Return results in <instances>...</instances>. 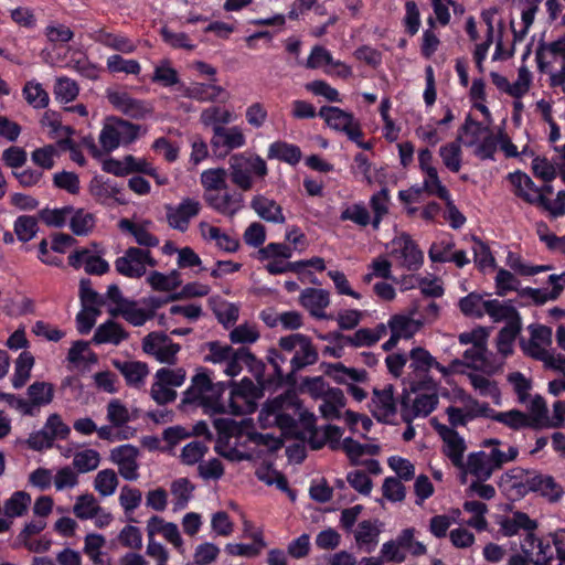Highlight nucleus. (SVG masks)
<instances>
[{
    "instance_id": "obj_1",
    "label": "nucleus",
    "mask_w": 565,
    "mask_h": 565,
    "mask_svg": "<svg viewBox=\"0 0 565 565\" xmlns=\"http://www.w3.org/2000/svg\"><path fill=\"white\" fill-rule=\"evenodd\" d=\"M228 166L231 182L243 192L253 189V177L263 180L268 174L266 161L256 153H235L230 158Z\"/></svg>"
},
{
    "instance_id": "obj_2",
    "label": "nucleus",
    "mask_w": 565,
    "mask_h": 565,
    "mask_svg": "<svg viewBox=\"0 0 565 565\" xmlns=\"http://www.w3.org/2000/svg\"><path fill=\"white\" fill-rule=\"evenodd\" d=\"M416 529H403L396 539L385 542L380 551L382 562L402 564L406 561L407 551L413 557H419L427 553V546L415 540Z\"/></svg>"
},
{
    "instance_id": "obj_3",
    "label": "nucleus",
    "mask_w": 565,
    "mask_h": 565,
    "mask_svg": "<svg viewBox=\"0 0 565 565\" xmlns=\"http://www.w3.org/2000/svg\"><path fill=\"white\" fill-rule=\"evenodd\" d=\"M318 116L326 121L328 127L345 134L350 140H356L364 135L354 115L339 107L322 106L318 111Z\"/></svg>"
},
{
    "instance_id": "obj_4",
    "label": "nucleus",
    "mask_w": 565,
    "mask_h": 565,
    "mask_svg": "<svg viewBox=\"0 0 565 565\" xmlns=\"http://www.w3.org/2000/svg\"><path fill=\"white\" fill-rule=\"evenodd\" d=\"M245 143L246 137L238 126L213 127V135L210 140V145L215 158L224 159L231 151L242 148Z\"/></svg>"
},
{
    "instance_id": "obj_5",
    "label": "nucleus",
    "mask_w": 565,
    "mask_h": 565,
    "mask_svg": "<svg viewBox=\"0 0 565 565\" xmlns=\"http://www.w3.org/2000/svg\"><path fill=\"white\" fill-rule=\"evenodd\" d=\"M142 350L145 353L153 355L160 363L173 365L181 345L172 342L166 333L152 331L142 339Z\"/></svg>"
},
{
    "instance_id": "obj_6",
    "label": "nucleus",
    "mask_w": 565,
    "mask_h": 565,
    "mask_svg": "<svg viewBox=\"0 0 565 565\" xmlns=\"http://www.w3.org/2000/svg\"><path fill=\"white\" fill-rule=\"evenodd\" d=\"M26 394L28 399L18 401V411L25 416H35L42 406L53 402L55 387L50 382L35 381L28 387Z\"/></svg>"
},
{
    "instance_id": "obj_7",
    "label": "nucleus",
    "mask_w": 565,
    "mask_h": 565,
    "mask_svg": "<svg viewBox=\"0 0 565 565\" xmlns=\"http://www.w3.org/2000/svg\"><path fill=\"white\" fill-rule=\"evenodd\" d=\"M401 417L406 424H412L417 417H427L433 413L439 403L437 393L431 394H419L411 403V396L408 392H404L401 397Z\"/></svg>"
},
{
    "instance_id": "obj_8",
    "label": "nucleus",
    "mask_w": 565,
    "mask_h": 565,
    "mask_svg": "<svg viewBox=\"0 0 565 565\" xmlns=\"http://www.w3.org/2000/svg\"><path fill=\"white\" fill-rule=\"evenodd\" d=\"M519 498H524L530 492L539 493L551 502H556L563 495L562 487L552 476L532 471L525 480V486L520 484Z\"/></svg>"
},
{
    "instance_id": "obj_9",
    "label": "nucleus",
    "mask_w": 565,
    "mask_h": 565,
    "mask_svg": "<svg viewBox=\"0 0 565 565\" xmlns=\"http://www.w3.org/2000/svg\"><path fill=\"white\" fill-rule=\"evenodd\" d=\"M540 565H565V531L550 534L537 543L536 561Z\"/></svg>"
},
{
    "instance_id": "obj_10",
    "label": "nucleus",
    "mask_w": 565,
    "mask_h": 565,
    "mask_svg": "<svg viewBox=\"0 0 565 565\" xmlns=\"http://www.w3.org/2000/svg\"><path fill=\"white\" fill-rule=\"evenodd\" d=\"M391 255L401 259L403 266L411 271L418 270L424 263V254L409 234L403 233L391 242Z\"/></svg>"
},
{
    "instance_id": "obj_11",
    "label": "nucleus",
    "mask_w": 565,
    "mask_h": 565,
    "mask_svg": "<svg viewBox=\"0 0 565 565\" xmlns=\"http://www.w3.org/2000/svg\"><path fill=\"white\" fill-rule=\"evenodd\" d=\"M106 97L116 110L132 119H143L152 111L147 102L134 98L127 92L107 89Z\"/></svg>"
},
{
    "instance_id": "obj_12",
    "label": "nucleus",
    "mask_w": 565,
    "mask_h": 565,
    "mask_svg": "<svg viewBox=\"0 0 565 565\" xmlns=\"http://www.w3.org/2000/svg\"><path fill=\"white\" fill-rule=\"evenodd\" d=\"M178 89L181 96L200 103L225 102L228 97L224 87L213 83L193 82L189 86L182 83Z\"/></svg>"
},
{
    "instance_id": "obj_13",
    "label": "nucleus",
    "mask_w": 565,
    "mask_h": 565,
    "mask_svg": "<svg viewBox=\"0 0 565 565\" xmlns=\"http://www.w3.org/2000/svg\"><path fill=\"white\" fill-rule=\"evenodd\" d=\"M507 178L514 188L515 196L531 205L546 204L547 196L543 193L536 194L540 191V186L525 172L516 170L509 173Z\"/></svg>"
},
{
    "instance_id": "obj_14",
    "label": "nucleus",
    "mask_w": 565,
    "mask_h": 565,
    "mask_svg": "<svg viewBox=\"0 0 565 565\" xmlns=\"http://www.w3.org/2000/svg\"><path fill=\"white\" fill-rule=\"evenodd\" d=\"M166 209L169 225L180 232H185L190 220L200 213L201 204L196 200L186 198L177 207L167 205Z\"/></svg>"
},
{
    "instance_id": "obj_15",
    "label": "nucleus",
    "mask_w": 565,
    "mask_h": 565,
    "mask_svg": "<svg viewBox=\"0 0 565 565\" xmlns=\"http://www.w3.org/2000/svg\"><path fill=\"white\" fill-rule=\"evenodd\" d=\"M372 403L376 407L375 411H371L376 420L382 424H393L391 417L397 413L393 385L388 384L382 390L375 387L373 390Z\"/></svg>"
},
{
    "instance_id": "obj_16",
    "label": "nucleus",
    "mask_w": 565,
    "mask_h": 565,
    "mask_svg": "<svg viewBox=\"0 0 565 565\" xmlns=\"http://www.w3.org/2000/svg\"><path fill=\"white\" fill-rule=\"evenodd\" d=\"M138 449L132 445H121L114 448L110 458L119 467L120 476L129 481L137 480L138 475Z\"/></svg>"
},
{
    "instance_id": "obj_17",
    "label": "nucleus",
    "mask_w": 565,
    "mask_h": 565,
    "mask_svg": "<svg viewBox=\"0 0 565 565\" xmlns=\"http://www.w3.org/2000/svg\"><path fill=\"white\" fill-rule=\"evenodd\" d=\"M224 191L223 194L204 193V200L216 212L232 217L244 207V195L236 191Z\"/></svg>"
},
{
    "instance_id": "obj_18",
    "label": "nucleus",
    "mask_w": 565,
    "mask_h": 565,
    "mask_svg": "<svg viewBox=\"0 0 565 565\" xmlns=\"http://www.w3.org/2000/svg\"><path fill=\"white\" fill-rule=\"evenodd\" d=\"M89 193L98 202L105 203L108 199H114L119 204H126V199L121 198L124 188L117 182L104 175H94L88 186Z\"/></svg>"
},
{
    "instance_id": "obj_19",
    "label": "nucleus",
    "mask_w": 565,
    "mask_h": 565,
    "mask_svg": "<svg viewBox=\"0 0 565 565\" xmlns=\"http://www.w3.org/2000/svg\"><path fill=\"white\" fill-rule=\"evenodd\" d=\"M113 366L124 376L127 386L139 388L149 374V367L142 361L111 360Z\"/></svg>"
},
{
    "instance_id": "obj_20",
    "label": "nucleus",
    "mask_w": 565,
    "mask_h": 565,
    "mask_svg": "<svg viewBox=\"0 0 565 565\" xmlns=\"http://www.w3.org/2000/svg\"><path fill=\"white\" fill-rule=\"evenodd\" d=\"M233 385L231 391L230 408L233 415H243L245 411L243 407L235 403V398L239 397L246 402L249 399L258 398L262 395V391L258 384H255L249 377H243L238 383L231 382Z\"/></svg>"
},
{
    "instance_id": "obj_21",
    "label": "nucleus",
    "mask_w": 565,
    "mask_h": 565,
    "mask_svg": "<svg viewBox=\"0 0 565 565\" xmlns=\"http://www.w3.org/2000/svg\"><path fill=\"white\" fill-rule=\"evenodd\" d=\"M250 209L266 222L281 224L286 221L282 207L275 200L268 199L262 194H257L252 199Z\"/></svg>"
},
{
    "instance_id": "obj_22",
    "label": "nucleus",
    "mask_w": 565,
    "mask_h": 565,
    "mask_svg": "<svg viewBox=\"0 0 565 565\" xmlns=\"http://www.w3.org/2000/svg\"><path fill=\"white\" fill-rule=\"evenodd\" d=\"M128 338L129 332L126 331L120 323L109 319L97 327L92 342L94 344L110 343L114 345H119Z\"/></svg>"
},
{
    "instance_id": "obj_23",
    "label": "nucleus",
    "mask_w": 565,
    "mask_h": 565,
    "mask_svg": "<svg viewBox=\"0 0 565 565\" xmlns=\"http://www.w3.org/2000/svg\"><path fill=\"white\" fill-rule=\"evenodd\" d=\"M303 407L302 401L298 397L295 388H288L282 394L268 399L260 412L263 414L273 415L278 411L295 409L296 412L301 411Z\"/></svg>"
},
{
    "instance_id": "obj_24",
    "label": "nucleus",
    "mask_w": 565,
    "mask_h": 565,
    "mask_svg": "<svg viewBox=\"0 0 565 565\" xmlns=\"http://www.w3.org/2000/svg\"><path fill=\"white\" fill-rule=\"evenodd\" d=\"M300 302L313 317L323 319V310L330 303L329 292L323 289L306 288L300 295Z\"/></svg>"
},
{
    "instance_id": "obj_25",
    "label": "nucleus",
    "mask_w": 565,
    "mask_h": 565,
    "mask_svg": "<svg viewBox=\"0 0 565 565\" xmlns=\"http://www.w3.org/2000/svg\"><path fill=\"white\" fill-rule=\"evenodd\" d=\"M92 39L114 51L129 54L136 51L137 46L131 39L122 34H115L107 32L105 29H99L92 35Z\"/></svg>"
},
{
    "instance_id": "obj_26",
    "label": "nucleus",
    "mask_w": 565,
    "mask_h": 565,
    "mask_svg": "<svg viewBox=\"0 0 565 565\" xmlns=\"http://www.w3.org/2000/svg\"><path fill=\"white\" fill-rule=\"evenodd\" d=\"M377 521L363 520L358 524L354 539L360 548L371 553L379 542L381 530L375 524Z\"/></svg>"
},
{
    "instance_id": "obj_27",
    "label": "nucleus",
    "mask_w": 565,
    "mask_h": 565,
    "mask_svg": "<svg viewBox=\"0 0 565 565\" xmlns=\"http://www.w3.org/2000/svg\"><path fill=\"white\" fill-rule=\"evenodd\" d=\"M111 317L121 316L134 327H141L152 319V312L137 307V301L129 300L122 308H113L109 310Z\"/></svg>"
},
{
    "instance_id": "obj_28",
    "label": "nucleus",
    "mask_w": 565,
    "mask_h": 565,
    "mask_svg": "<svg viewBox=\"0 0 565 565\" xmlns=\"http://www.w3.org/2000/svg\"><path fill=\"white\" fill-rule=\"evenodd\" d=\"M301 150L297 145L286 141H275L268 147V159H278L290 166H296L301 160Z\"/></svg>"
},
{
    "instance_id": "obj_29",
    "label": "nucleus",
    "mask_w": 565,
    "mask_h": 565,
    "mask_svg": "<svg viewBox=\"0 0 565 565\" xmlns=\"http://www.w3.org/2000/svg\"><path fill=\"white\" fill-rule=\"evenodd\" d=\"M486 313L494 321L515 322L521 321L519 311L511 303H502L498 299L486 300Z\"/></svg>"
},
{
    "instance_id": "obj_30",
    "label": "nucleus",
    "mask_w": 565,
    "mask_h": 565,
    "mask_svg": "<svg viewBox=\"0 0 565 565\" xmlns=\"http://www.w3.org/2000/svg\"><path fill=\"white\" fill-rule=\"evenodd\" d=\"M318 359V350L313 345L311 339L307 335L295 351V354L290 360V366H294L295 371H301L309 365L316 364Z\"/></svg>"
},
{
    "instance_id": "obj_31",
    "label": "nucleus",
    "mask_w": 565,
    "mask_h": 565,
    "mask_svg": "<svg viewBox=\"0 0 565 565\" xmlns=\"http://www.w3.org/2000/svg\"><path fill=\"white\" fill-rule=\"evenodd\" d=\"M462 137L457 136L456 140L447 142L439 148V156L443 160L444 166L451 172L457 173L461 169L462 163V150L461 141Z\"/></svg>"
},
{
    "instance_id": "obj_32",
    "label": "nucleus",
    "mask_w": 565,
    "mask_h": 565,
    "mask_svg": "<svg viewBox=\"0 0 565 565\" xmlns=\"http://www.w3.org/2000/svg\"><path fill=\"white\" fill-rule=\"evenodd\" d=\"M200 404L205 408L212 409L213 412H223V405L218 403V397L213 395L201 394L193 385H190L184 392L180 403V408L184 409L188 405Z\"/></svg>"
},
{
    "instance_id": "obj_33",
    "label": "nucleus",
    "mask_w": 565,
    "mask_h": 565,
    "mask_svg": "<svg viewBox=\"0 0 565 565\" xmlns=\"http://www.w3.org/2000/svg\"><path fill=\"white\" fill-rule=\"evenodd\" d=\"M278 356H280V351L278 349L271 348L268 350L267 360L274 367V375L271 376L274 383L271 388L281 387L284 385H288L290 388H294L297 383L296 374L298 371H295L294 366H290V372L284 374L281 366L277 362Z\"/></svg>"
},
{
    "instance_id": "obj_34",
    "label": "nucleus",
    "mask_w": 565,
    "mask_h": 565,
    "mask_svg": "<svg viewBox=\"0 0 565 565\" xmlns=\"http://www.w3.org/2000/svg\"><path fill=\"white\" fill-rule=\"evenodd\" d=\"M323 65L341 66L344 71L343 76L350 74V68L344 63L334 61L331 53L324 46L315 45L307 58L306 67L316 70Z\"/></svg>"
},
{
    "instance_id": "obj_35",
    "label": "nucleus",
    "mask_w": 565,
    "mask_h": 565,
    "mask_svg": "<svg viewBox=\"0 0 565 565\" xmlns=\"http://www.w3.org/2000/svg\"><path fill=\"white\" fill-rule=\"evenodd\" d=\"M119 227L131 234L140 246L156 247L159 245V238L151 234L142 224H137L128 218H122L119 222Z\"/></svg>"
},
{
    "instance_id": "obj_36",
    "label": "nucleus",
    "mask_w": 565,
    "mask_h": 565,
    "mask_svg": "<svg viewBox=\"0 0 565 565\" xmlns=\"http://www.w3.org/2000/svg\"><path fill=\"white\" fill-rule=\"evenodd\" d=\"M545 51H548L553 55H559L562 57V63H565V35L551 43H545L543 41L539 43L535 52V60L541 73H545L550 66V63L545 61Z\"/></svg>"
},
{
    "instance_id": "obj_37",
    "label": "nucleus",
    "mask_w": 565,
    "mask_h": 565,
    "mask_svg": "<svg viewBox=\"0 0 565 565\" xmlns=\"http://www.w3.org/2000/svg\"><path fill=\"white\" fill-rule=\"evenodd\" d=\"M489 131L488 127L482 122L472 118L470 114L467 115L465 122L458 130V136L462 137L460 141L465 147L471 148L480 141L483 132Z\"/></svg>"
},
{
    "instance_id": "obj_38",
    "label": "nucleus",
    "mask_w": 565,
    "mask_h": 565,
    "mask_svg": "<svg viewBox=\"0 0 565 565\" xmlns=\"http://www.w3.org/2000/svg\"><path fill=\"white\" fill-rule=\"evenodd\" d=\"M531 415H527L530 428L535 430L551 427L552 422L548 419V409L545 399L541 395H535L530 404Z\"/></svg>"
},
{
    "instance_id": "obj_39",
    "label": "nucleus",
    "mask_w": 565,
    "mask_h": 565,
    "mask_svg": "<svg viewBox=\"0 0 565 565\" xmlns=\"http://www.w3.org/2000/svg\"><path fill=\"white\" fill-rule=\"evenodd\" d=\"M467 468L469 472L480 481H487L490 479L494 471L491 467L488 455L482 450L471 452L468 456Z\"/></svg>"
},
{
    "instance_id": "obj_40",
    "label": "nucleus",
    "mask_w": 565,
    "mask_h": 565,
    "mask_svg": "<svg viewBox=\"0 0 565 565\" xmlns=\"http://www.w3.org/2000/svg\"><path fill=\"white\" fill-rule=\"evenodd\" d=\"M34 365V358L29 351L20 353L15 361L14 373L11 379L12 386L17 390L23 387L31 376V370Z\"/></svg>"
},
{
    "instance_id": "obj_41",
    "label": "nucleus",
    "mask_w": 565,
    "mask_h": 565,
    "mask_svg": "<svg viewBox=\"0 0 565 565\" xmlns=\"http://www.w3.org/2000/svg\"><path fill=\"white\" fill-rule=\"evenodd\" d=\"M522 329V322H508L498 333L497 348L503 356L513 353V343Z\"/></svg>"
},
{
    "instance_id": "obj_42",
    "label": "nucleus",
    "mask_w": 565,
    "mask_h": 565,
    "mask_svg": "<svg viewBox=\"0 0 565 565\" xmlns=\"http://www.w3.org/2000/svg\"><path fill=\"white\" fill-rule=\"evenodd\" d=\"M459 398L461 402L466 403L467 417L471 420L478 417L490 418L494 420V416L498 412L491 408L488 403H480L478 399L466 394L463 390L459 391Z\"/></svg>"
},
{
    "instance_id": "obj_43",
    "label": "nucleus",
    "mask_w": 565,
    "mask_h": 565,
    "mask_svg": "<svg viewBox=\"0 0 565 565\" xmlns=\"http://www.w3.org/2000/svg\"><path fill=\"white\" fill-rule=\"evenodd\" d=\"M227 171L224 168L206 169L201 173V184L205 193L227 190Z\"/></svg>"
},
{
    "instance_id": "obj_44",
    "label": "nucleus",
    "mask_w": 565,
    "mask_h": 565,
    "mask_svg": "<svg viewBox=\"0 0 565 565\" xmlns=\"http://www.w3.org/2000/svg\"><path fill=\"white\" fill-rule=\"evenodd\" d=\"M552 289L548 291L542 288L525 287L519 290L520 297H529L536 306L544 305L548 300H557L563 290L562 284H551Z\"/></svg>"
},
{
    "instance_id": "obj_45",
    "label": "nucleus",
    "mask_w": 565,
    "mask_h": 565,
    "mask_svg": "<svg viewBox=\"0 0 565 565\" xmlns=\"http://www.w3.org/2000/svg\"><path fill=\"white\" fill-rule=\"evenodd\" d=\"M153 290L173 291L181 286L182 280L178 270H172L169 275L160 271H152L147 278Z\"/></svg>"
},
{
    "instance_id": "obj_46",
    "label": "nucleus",
    "mask_w": 565,
    "mask_h": 565,
    "mask_svg": "<svg viewBox=\"0 0 565 565\" xmlns=\"http://www.w3.org/2000/svg\"><path fill=\"white\" fill-rule=\"evenodd\" d=\"M73 212V205H65L60 209L44 207L39 211L38 217L50 227H63Z\"/></svg>"
},
{
    "instance_id": "obj_47",
    "label": "nucleus",
    "mask_w": 565,
    "mask_h": 565,
    "mask_svg": "<svg viewBox=\"0 0 565 565\" xmlns=\"http://www.w3.org/2000/svg\"><path fill=\"white\" fill-rule=\"evenodd\" d=\"M540 541H543V539H537L534 534H526L521 543L522 554L511 555L508 565H535L536 556L534 557L533 551L537 548Z\"/></svg>"
},
{
    "instance_id": "obj_48",
    "label": "nucleus",
    "mask_w": 565,
    "mask_h": 565,
    "mask_svg": "<svg viewBox=\"0 0 565 565\" xmlns=\"http://www.w3.org/2000/svg\"><path fill=\"white\" fill-rule=\"evenodd\" d=\"M95 225L94 214L86 212L84 209H75L70 215V228L77 236L87 235Z\"/></svg>"
},
{
    "instance_id": "obj_49",
    "label": "nucleus",
    "mask_w": 565,
    "mask_h": 565,
    "mask_svg": "<svg viewBox=\"0 0 565 565\" xmlns=\"http://www.w3.org/2000/svg\"><path fill=\"white\" fill-rule=\"evenodd\" d=\"M484 302L482 296L476 291L468 294L459 299L458 307L463 316L481 319L484 313Z\"/></svg>"
},
{
    "instance_id": "obj_50",
    "label": "nucleus",
    "mask_w": 565,
    "mask_h": 565,
    "mask_svg": "<svg viewBox=\"0 0 565 565\" xmlns=\"http://www.w3.org/2000/svg\"><path fill=\"white\" fill-rule=\"evenodd\" d=\"M243 356L246 359L245 366L247 367L248 372L252 373V375L255 377L260 388H271L274 380L271 379V376L265 377V363L262 360L257 359L248 348L247 352L243 353Z\"/></svg>"
},
{
    "instance_id": "obj_51",
    "label": "nucleus",
    "mask_w": 565,
    "mask_h": 565,
    "mask_svg": "<svg viewBox=\"0 0 565 565\" xmlns=\"http://www.w3.org/2000/svg\"><path fill=\"white\" fill-rule=\"evenodd\" d=\"M329 387V383L323 376L319 375L303 377L298 390L300 393L308 394L312 399L318 401L323 399Z\"/></svg>"
},
{
    "instance_id": "obj_52",
    "label": "nucleus",
    "mask_w": 565,
    "mask_h": 565,
    "mask_svg": "<svg viewBox=\"0 0 565 565\" xmlns=\"http://www.w3.org/2000/svg\"><path fill=\"white\" fill-rule=\"evenodd\" d=\"M532 471L516 467L508 470L501 476L499 487L507 491H513L515 497L519 498L520 484L525 486V480Z\"/></svg>"
},
{
    "instance_id": "obj_53",
    "label": "nucleus",
    "mask_w": 565,
    "mask_h": 565,
    "mask_svg": "<svg viewBox=\"0 0 565 565\" xmlns=\"http://www.w3.org/2000/svg\"><path fill=\"white\" fill-rule=\"evenodd\" d=\"M254 544H242V543H227L225 552L232 556H256L258 555L262 547L266 545L263 535L256 533L253 536Z\"/></svg>"
},
{
    "instance_id": "obj_54",
    "label": "nucleus",
    "mask_w": 565,
    "mask_h": 565,
    "mask_svg": "<svg viewBox=\"0 0 565 565\" xmlns=\"http://www.w3.org/2000/svg\"><path fill=\"white\" fill-rule=\"evenodd\" d=\"M22 93L28 104L34 108H45L49 105V94L40 83L26 82Z\"/></svg>"
},
{
    "instance_id": "obj_55",
    "label": "nucleus",
    "mask_w": 565,
    "mask_h": 565,
    "mask_svg": "<svg viewBox=\"0 0 565 565\" xmlns=\"http://www.w3.org/2000/svg\"><path fill=\"white\" fill-rule=\"evenodd\" d=\"M472 242L473 262L476 266L480 270H483L487 267H495V258L493 257L489 245L476 235L472 236Z\"/></svg>"
},
{
    "instance_id": "obj_56",
    "label": "nucleus",
    "mask_w": 565,
    "mask_h": 565,
    "mask_svg": "<svg viewBox=\"0 0 565 565\" xmlns=\"http://www.w3.org/2000/svg\"><path fill=\"white\" fill-rule=\"evenodd\" d=\"M78 296L83 308L99 309L105 305V298L93 289L88 278L81 279Z\"/></svg>"
},
{
    "instance_id": "obj_57",
    "label": "nucleus",
    "mask_w": 565,
    "mask_h": 565,
    "mask_svg": "<svg viewBox=\"0 0 565 565\" xmlns=\"http://www.w3.org/2000/svg\"><path fill=\"white\" fill-rule=\"evenodd\" d=\"M415 324L417 327L419 326L418 322L403 315L392 316L387 323L388 328L391 329V332L398 337L399 339H411L417 329L414 328Z\"/></svg>"
},
{
    "instance_id": "obj_58",
    "label": "nucleus",
    "mask_w": 565,
    "mask_h": 565,
    "mask_svg": "<svg viewBox=\"0 0 565 565\" xmlns=\"http://www.w3.org/2000/svg\"><path fill=\"white\" fill-rule=\"evenodd\" d=\"M423 189L428 195L437 196L444 202L451 198L449 190L441 183L437 169H428V174L423 181Z\"/></svg>"
},
{
    "instance_id": "obj_59",
    "label": "nucleus",
    "mask_w": 565,
    "mask_h": 565,
    "mask_svg": "<svg viewBox=\"0 0 565 565\" xmlns=\"http://www.w3.org/2000/svg\"><path fill=\"white\" fill-rule=\"evenodd\" d=\"M31 503V495L25 491H15L4 503V514L9 518L22 516Z\"/></svg>"
},
{
    "instance_id": "obj_60",
    "label": "nucleus",
    "mask_w": 565,
    "mask_h": 565,
    "mask_svg": "<svg viewBox=\"0 0 565 565\" xmlns=\"http://www.w3.org/2000/svg\"><path fill=\"white\" fill-rule=\"evenodd\" d=\"M13 230L18 239L26 243L38 233V218L32 215H20L14 221Z\"/></svg>"
},
{
    "instance_id": "obj_61",
    "label": "nucleus",
    "mask_w": 565,
    "mask_h": 565,
    "mask_svg": "<svg viewBox=\"0 0 565 565\" xmlns=\"http://www.w3.org/2000/svg\"><path fill=\"white\" fill-rule=\"evenodd\" d=\"M340 221H351L354 224L365 227L371 222V214L363 202L348 205L341 211Z\"/></svg>"
},
{
    "instance_id": "obj_62",
    "label": "nucleus",
    "mask_w": 565,
    "mask_h": 565,
    "mask_svg": "<svg viewBox=\"0 0 565 565\" xmlns=\"http://www.w3.org/2000/svg\"><path fill=\"white\" fill-rule=\"evenodd\" d=\"M109 73H125L138 75L141 72V65L137 60H126L119 54L110 55L106 62Z\"/></svg>"
},
{
    "instance_id": "obj_63",
    "label": "nucleus",
    "mask_w": 565,
    "mask_h": 565,
    "mask_svg": "<svg viewBox=\"0 0 565 565\" xmlns=\"http://www.w3.org/2000/svg\"><path fill=\"white\" fill-rule=\"evenodd\" d=\"M102 508L97 504L93 494H82L74 504L73 512L81 520L95 518Z\"/></svg>"
},
{
    "instance_id": "obj_64",
    "label": "nucleus",
    "mask_w": 565,
    "mask_h": 565,
    "mask_svg": "<svg viewBox=\"0 0 565 565\" xmlns=\"http://www.w3.org/2000/svg\"><path fill=\"white\" fill-rule=\"evenodd\" d=\"M99 142L106 152H111L120 146L115 117L108 118L105 122L99 134Z\"/></svg>"
}]
</instances>
